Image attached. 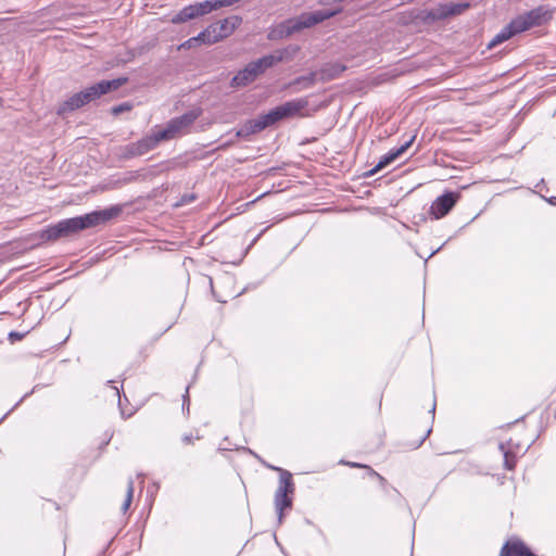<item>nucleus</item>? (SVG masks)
<instances>
[{
    "label": "nucleus",
    "instance_id": "22",
    "mask_svg": "<svg viewBox=\"0 0 556 556\" xmlns=\"http://www.w3.org/2000/svg\"><path fill=\"white\" fill-rule=\"evenodd\" d=\"M132 497H134V481H132V479L130 478V479L128 480L126 497H125V501H124V503H123V505H122V511H123L124 514L128 510V508H129V506H130V504H131Z\"/></svg>",
    "mask_w": 556,
    "mask_h": 556
},
{
    "label": "nucleus",
    "instance_id": "7",
    "mask_svg": "<svg viewBox=\"0 0 556 556\" xmlns=\"http://www.w3.org/2000/svg\"><path fill=\"white\" fill-rule=\"evenodd\" d=\"M202 111L194 109L185 114L172 118L163 129H160V137L165 140L174 139L188 131L191 125L200 117Z\"/></svg>",
    "mask_w": 556,
    "mask_h": 556
},
{
    "label": "nucleus",
    "instance_id": "29",
    "mask_svg": "<svg viewBox=\"0 0 556 556\" xmlns=\"http://www.w3.org/2000/svg\"><path fill=\"white\" fill-rule=\"evenodd\" d=\"M23 337H24L23 333L15 332V331L10 332V334H9V338L11 341L21 340V339H23Z\"/></svg>",
    "mask_w": 556,
    "mask_h": 556
},
{
    "label": "nucleus",
    "instance_id": "31",
    "mask_svg": "<svg viewBox=\"0 0 556 556\" xmlns=\"http://www.w3.org/2000/svg\"><path fill=\"white\" fill-rule=\"evenodd\" d=\"M434 410H435V403H433V405H432L431 413L434 414Z\"/></svg>",
    "mask_w": 556,
    "mask_h": 556
},
{
    "label": "nucleus",
    "instance_id": "13",
    "mask_svg": "<svg viewBox=\"0 0 556 556\" xmlns=\"http://www.w3.org/2000/svg\"><path fill=\"white\" fill-rule=\"evenodd\" d=\"M500 556H535L522 541L518 539L507 541L501 549Z\"/></svg>",
    "mask_w": 556,
    "mask_h": 556
},
{
    "label": "nucleus",
    "instance_id": "26",
    "mask_svg": "<svg viewBox=\"0 0 556 556\" xmlns=\"http://www.w3.org/2000/svg\"><path fill=\"white\" fill-rule=\"evenodd\" d=\"M130 108H131V106H130L128 103H123V104H121V105L114 106V108L112 109V113H113V114H115V115H117V114H119V113H122V112H124V111H129V110H130Z\"/></svg>",
    "mask_w": 556,
    "mask_h": 556
},
{
    "label": "nucleus",
    "instance_id": "6",
    "mask_svg": "<svg viewBox=\"0 0 556 556\" xmlns=\"http://www.w3.org/2000/svg\"><path fill=\"white\" fill-rule=\"evenodd\" d=\"M553 17V10L546 5H539L529 12L518 15L511 20V26L519 33L526 31L532 27L541 26Z\"/></svg>",
    "mask_w": 556,
    "mask_h": 556
},
{
    "label": "nucleus",
    "instance_id": "24",
    "mask_svg": "<svg viewBox=\"0 0 556 556\" xmlns=\"http://www.w3.org/2000/svg\"><path fill=\"white\" fill-rule=\"evenodd\" d=\"M193 38L195 39V42L198 45H200V43L213 45L214 43V41H208L212 39V35H211L210 30L207 29V27Z\"/></svg>",
    "mask_w": 556,
    "mask_h": 556
},
{
    "label": "nucleus",
    "instance_id": "15",
    "mask_svg": "<svg viewBox=\"0 0 556 556\" xmlns=\"http://www.w3.org/2000/svg\"><path fill=\"white\" fill-rule=\"evenodd\" d=\"M307 104L308 101L305 98L285 102L283 104L279 105L282 118L299 114L303 109L307 106Z\"/></svg>",
    "mask_w": 556,
    "mask_h": 556
},
{
    "label": "nucleus",
    "instance_id": "8",
    "mask_svg": "<svg viewBox=\"0 0 556 556\" xmlns=\"http://www.w3.org/2000/svg\"><path fill=\"white\" fill-rule=\"evenodd\" d=\"M161 141H165L164 138L160 137V129L153 131L151 135L141 138L136 142H131L124 147L125 157H136L143 155L151 150L155 149Z\"/></svg>",
    "mask_w": 556,
    "mask_h": 556
},
{
    "label": "nucleus",
    "instance_id": "10",
    "mask_svg": "<svg viewBox=\"0 0 556 556\" xmlns=\"http://www.w3.org/2000/svg\"><path fill=\"white\" fill-rule=\"evenodd\" d=\"M240 23L241 18L233 15L208 25L207 29L212 35V39L210 41H214L215 43L223 40L224 38H227L235 31Z\"/></svg>",
    "mask_w": 556,
    "mask_h": 556
},
{
    "label": "nucleus",
    "instance_id": "11",
    "mask_svg": "<svg viewBox=\"0 0 556 556\" xmlns=\"http://www.w3.org/2000/svg\"><path fill=\"white\" fill-rule=\"evenodd\" d=\"M460 198L458 192H446L438 197L430 206V214L439 219L445 216Z\"/></svg>",
    "mask_w": 556,
    "mask_h": 556
},
{
    "label": "nucleus",
    "instance_id": "27",
    "mask_svg": "<svg viewBox=\"0 0 556 556\" xmlns=\"http://www.w3.org/2000/svg\"><path fill=\"white\" fill-rule=\"evenodd\" d=\"M190 399H189V386L182 396V410L189 412Z\"/></svg>",
    "mask_w": 556,
    "mask_h": 556
},
{
    "label": "nucleus",
    "instance_id": "9",
    "mask_svg": "<svg viewBox=\"0 0 556 556\" xmlns=\"http://www.w3.org/2000/svg\"><path fill=\"white\" fill-rule=\"evenodd\" d=\"M283 119L281 115V111L279 105L271 109L268 113L258 116L255 119L248 122L244 126L243 130L238 131V136H242V132L245 130V134H255L260 132L268 126L276 124L277 122Z\"/></svg>",
    "mask_w": 556,
    "mask_h": 556
},
{
    "label": "nucleus",
    "instance_id": "20",
    "mask_svg": "<svg viewBox=\"0 0 556 556\" xmlns=\"http://www.w3.org/2000/svg\"><path fill=\"white\" fill-rule=\"evenodd\" d=\"M316 83V73H309L305 76L296 77L289 84L290 87L294 88V91H301L304 89L312 88Z\"/></svg>",
    "mask_w": 556,
    "mask_h": 556
},
{
    "label": "nucleus",
    "instance_id": "23",
    "mask_svg": "<svg viewBox=\"0 0 556 556\" xmlns=\"http://www.w3.org/2000/svg\"><path fill=\"white\" fill-rule=\"evenodd\" d=\"M341 463L345 464L352 468H367L370 476L377 477L381 483L386 482V479L382 476H380L378 472H376L374 469H371L370 467H368L366 465H362L359 463H353V462H343V460Z\"/></svg>",
    "mask_w": 556,
    "mask_h": 556
},
{
    "label": "nucleus",
    "instance_id": "25",
    "mask_svg": "<svg viewBox=\"0 0 556 556\" xmlns=\"http://www.w3.org/2000/svg\"><path fill=\"white\" fill-rule=\"evenodd\" d=\"M392 162H393V160H392V159H390L389 153L384 154V155L380 159V161L377 163V165H376L372 169H370L369 174H370V175L376 174L377 172H379L380 169H382L384 166L389 165V164H390V163H392Z\"/></svg>",
    "mask_w": 556,
    "mask_h": 556
},
{
    "label": "nucleus",
    "instance_id": "16",
    "mask_svg": "<svg viewBox=\"0 0 556 556\" xmlns=\"http://www.w3.org/2000/svg\"><path fill=\"white\" fill-rule=\"evenodd\" d=\"M500 450L504 454V466L508 470H513L516 466L517 462V455L514 451V445L511 441H508L506 443H500Z\"/></svg>",
    "mask_w": 556,
    "mask_h": 556
},
{
    "label": "nucleus",
    "instance_id": "5",
    "mask_svg": "<svg viewBox=\"0 0 556 556\" xmlns=\"http://www.w3.org/2000/svg\"><path fill=\"white\" fill-rule=\"evenodd\" d=\"M269 468L279 471V485L275 493V508L278 514V521L282 522L283 518V509L291 508L292 506V497L291 495L294 493L295 486L292 480V475L278 467L269 466Z\"/></svg>",
    "mask_w": 556,
    "mask_h": 556
},
{
    "label": "nucleus",
    "instance_id": "12",
    "mask_svg": "<svg viewBox=\"0 0 556 556\" xmlns=\"http://www.w3.org/2000/svg\"><path fill=\"white\" fill-rule=\"evenodd\" d=\"M285 58H286V50H279L273 54H267V55L260 58L256 61H252V62H250V64L258 76L262 73H264L267 68H270L274 65H276L277 63L283 61Z\"/></svg>",
    "mask_w": 556,
    "mask_h": 556
},
{
    "label": "nucleus",
    "instance_id": "19",
    "mask_svg": "<svg viewBox=\"0 0 556 556\" xmlns=\"http://www.w3.org/2000/svg\"><path fill=\"white\" fill-rule=\"evenodd\" d=\"M469 8L468 3H447L443 4L439 9V17H447L452 15L462 14Z\"/></svg>",
    "mask_w": 556,
    "mask_h": 556
},
{
    "label": "nucleus",
    "instance_id": "32",
    "mask_svg": "<svg viewBox=\"0 0 556 556\" xmlns=\"http://www.w3.org/2000/svg\"><path fill=\"white\" fill-rule=\"evenodd\" d=\"M168 166H165L164 168H162L160 172H163V170H168Z\"/></svg>",
    "mask_w": 556,
    "mask_h": 556
},
{
    "label": "nucleus",
    "instance_id": "17",
    "mask_svg": "<svg viewBox=\"0 0 556 556\" xmlns=\"http://www.w3.org/2000/svg\"><path fill=\"white\" fill-rule=\"evenodd\" d=\"M519 31L516 30V27L511 26V22L506 25L498 34H496L493 39L488 43V48L492 49L497 45L508 40Z\"/></svg>",
    "mask_w": 556,
    "mask_h": 556
},
{
    "label": "nucleus",
    "instance_id": "21",
    "mask_svg": "<svg viewBox=\"0 0 556 556\" xmlns=\"http://www.w3.org/2000/svg\"><path fill=\"white\" fill-rule=\"evenodd\" d=\"M415 137H412L410 139H408L407 141H405L401 147L396 148V149H392L390 150L388 153L390 155V159H392L393 161L396 160L400 155H402L413 143Z\"/></svg>",
    "mask_w": 556,
    "mask_h": 556
},
{
    "label": "nucleus",
    "instance_id": "3",
    "mask_svg": "<svg viewBox=\"0 0 556 556\" xmlns=\"http://www.w3.org/2000/svg\"><path fill=\"white\" fill-rule=\"evenodd\" d=\"M338 12L339 10H317L314 12L303 13L295 18L287 20L278 26L279 36L289 37L294 33L304 28H309L332 17Z\"/></svg>",
    "mask_w": 556,
    "mask_h": 556
},
{
    "label": "nucleus",
    "instance_id": "4",
    "mask_svg": "<svg viewBox=\"0 0 556 556\" xmlns=\"http://www.w3.org/2000/svg\"><path fill=\"white\" fill-rule=\"evenodd\" d=\"M239 0H206L203 2H195L182 8L175 15L172 16L173 24L186 23L190 20L206 15L223 7H230Z\"/></svg>",
    "mask_w": 556,
    "mask_h": 556
},
{
    "label": "nucleus",
    "instance_id": "1",
    "mask_svg": "<svg viewBox=\"0 0 556 556\" xmlns=\"http://www.w3.org/2000/svg\"><path fill=\"white\" fill-rule=\"evenodd\" d=\"M121 212L118 206H112L103 211H94L89 214L73 218L62 219L55 225L49 226L41 231V238L46 240H56L61 237H67L80 230L94 227L116 217Z\"/></svg>",
    "mask_w": 556,
    "mask_h": 556
},
{
    "label": "nucleus",
    "instance_id": "18",
    "mask_svg": "<svg viewBox=\"0 0 556 556\" xmlns=\"http://www.w3.org/2000/svg\"><path fill=\"white\" fill-rule=\"evenodd\" d=\"M346 70L345 65L340 63H328L321 70L323 79L331 80L339 77Z\"/></svg>",
    "mask_w": 556,
    "mask_h": 556
},
{
    "label": "nucleus",
    "instance_id": "28",
    "mask_svg": "<svg viewBox=\"0 0 556 556\" xmlns=\"http://www.w3.org/2000/svg\"><path fill=\"white\" fill-rule=\"evenodd\" d=\"M195 46H198V43L195 42V39L193 37H191L188 40H186L185 42H182L179 46V49H191Z\"/></svg>",
    "mask_w": 556,
    "mask_h": 556
},
{
    "label": "nucleus",
    "instance_id": "30",
    "mask_svg": "<svg viewBox=\"0 0 556 556\" xmlns=\"http://www.w3.org/2000/svg\"><path fill=\"white\" fill-rule=\"evenodd\" d=\"M182 442H184L185 444H191V443H193V438H192V435H191V434H185V435L182 437Z\"/></svg>",
    "mask_w": 556,
    "mask_h": 556
},
{
    "label": "nucleus",
    "instance_id": "2",
    "mask_svg": "<svg viewBox=\"0 0 556 556\" xmlns=\"http://www.w3.org/2000/svg\"><path fill=\"white\" fill-rule=\"evenodd\" d=\"M127 81V78L121 77L112 80H102L90 87H87L80 92H77L64 101L58 110L59 114H65L77 110L91 101L98 99L112 90L118 89Z\"/></svg>",
    "mask_w": 556,
    "mask_h": 556
},
{
    "label": "nucleus",
    "instance_id": "33",
    "mask_svg": "<svg viewBox=\"0 0 556 556\" xmlns=\"http://www.w3.org/2000/svg\"><path fill=\"white\" fill-rule=\"evenodd\" d=\"M430 431H431L430 429H429V430H427L426 435H425L424 438H426V437L430 433ZM424 440H425V439H422V441H424Z\"/></svg>",
    "mask_w": 556,
    "mask_h": 556
},
{
    "label": "nucleus",
    "instance_id": "14",
    "mask_svg": "<svg viewBox=\"0 0 556 556\" xmlns=\"http://www.w3.org/2000/svg\"><path fill=\"white\" fill-rule=\"evenodd\" d=\"M257 78V74L249 63L243 70L239 71L231 79L230 86L232 88L244 87Z\"/></svg>",
    "mask_w": 556,
    "mask_h": 556
}]
</instances>
